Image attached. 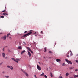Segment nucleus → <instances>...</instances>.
<instances>
[{"label": "nucleus", "instance_id": "1", "mask_svg": "<svg viewBox=\"0 0 78 78\" xmlns=\"http://www.w3.org/2000/svg\"><path fill=\"white\" fill-rule=\"evenodd\" d=\"M7 37V36L6 35H5L4 36L2 37L1 38V39H2L4 40H6Z\"/></svg>", "mask_w": 78, "mask_h": 78}, {"label": "nucleus", "instance_id": "2", "mask_svg": "<svg viewBox=\"0 0 78 78\" xmlns=\"http://www.w3.org/2000/svg\"><path fill=\"white\" fill-rule=\"evenodd\" d=\"M7 67L8 68H9L11 70H13V67L12 66H7Z\"/></svg>", "mask_w": 78, "mask_h": 78}, {"label": "nucleus", "instance_id": "3", "mask_svg": "<svg viewBox=\"0 0 78 78\" xmlns=\"http://www.w3.org/2000/svg\"><path fill=\"white\" fill-rule=\"evenodd\" d=\"M37 69H38V70H41V68L38 65H37Z\"/></svg>", "mask_w": 78, "mask_h": 78}, {"label": "nucleus", "instance_id": "4", "mask_svg": "<svg viewBox=\"0 0 78 78\" xmlns=\"http://www.w3.org/2000/svg\"><path fill=\"white\" fill-rule=\"evenodd\" d=\"M28 54L29 57H31V53H30V52L28 51Z\"/></svg>", "mask_w": 78, "mask_h": 78}, {"label": "nucleus", "instance_id": "5", "mask_svg": "<svg viewBox=\"0 0 78 78\" xmlns=\"http://www.w3.org/2000/svg\"><path fill=\"white\" fill-rule=\"evenodd\" d=\"M2 55L3 58H5V53H2Z\"/></svg>", "mask_w": 78, "mask_h": 78}, {"label": "nucleus", "instance_id": "6", "mask_svg": "<svg viewBox=\"0 0 78 78\" xmlns=\"http://www.w3.org/2000/svg\"><path fill=\"white\" fill-rule=\"evenodd\" d=\"M23 73H24L27 76H28V73H27L25 71L23 72Z\"/></svg>", "mask_w": 78, "mask_h": 78}, {"label": "nucleus", "instance_id": "7", "mask_svg": "<svg viewBox=\"0 0 78 78\" xmlns=\"http://www.w3.org/2000/svg\"><path fill=\"white\" fill-rule=\"evenodd\" d=\"M31 33H32V32H30L27 34V36H29V35H30Z\"/></svg>", "mask_w": 78, "mask_h": 78}, {"label": "nucleus", "instance_id": "8", "mask_svg": "<svg viewBox=\"0 0 78 78\" xmlns=\"http://www.w3.org/2000/svg\"><path fill=\"white\" fill-rule=\"evenodd\" d=\"M56 61L57 62H60L61 60H60V59H57L56 60Z\"/></svg>", "mask_w": 78, "mask_h": 78}, {"label": "nucleus", "instance_id": "9", "mask_svg": "<svg viewBox=\"0 0 78 78\" xmlns=\"http://www.w3.org/2000/svg\"><path fill=\"white\" fill-rule=\"evenodd\" d=\"M3 16H8V14L7 13H3Z\"/></svg>", "mask_w": 78, "mask_h": 78}, {"label": "nucleus", "instance_id": "10", "mask_svg": "<svg viewBox=\"0 0 78 78\" xmlns=\"http://www.w3.org/2000/svg\"><path fill=\"white\" fill-rule=\"evenodd\" d=\"M46 47L44 48V52H46V51H47V50L46 49Z\"/></svg>", "mask_w": 78, "mask_h": 78}, {"label": "nucleus", "instance_id": "11", "mask_svg": "<svg viewBox=\"0 0 78 78\" xmlns=\"http://www.w3.org/2000/svg\"><path fill=\"white\" fill-rule=\"evenodd\" d=\"M27 36H28V35H27V34L23 35V37H27Z\"/></svg>", "mask_w": 78, "mask_h": 78}, {"label": "nucleus", "instance_id": "12", "mask_svg": "<svg viewBox=\"0 0 78 78\" xmlns=\"http://www.w3.org/2000/svg\"><path fill=\"white\" fill-rule=\"evenodd\" d=\"M27 49H28V50L29 51H31V49H30V48L29 47H27Z\"/></svg>", "mask_w": 78, "mask_h": 78}, {"label": "nucleus", "instance_id": "13", "mask_svg": "<svg viewBox=\"0 0 78 78\" xmlns=\"http://www.w3.org/2000/svg\"><path fill=\"white\" fill-rule=\"evenodd\" d=\"M25 50L22 51L21 52V54L22 55V54H23V53H25Z\"/></svg>", "mask_w": 78, "mask_h": 78}, {"label": "nucleus", "instance_id": "14", "mask_svg": "<svg viewBox=\"0 0 78 78\" xmlns=\"http://www.w3.org/2000/svg\"><path fill=\"white\" fill-rule=\"evenodd\" d=\"M69 73H66V76H69Z\"/></svg>", "mask_w": 78, "mask_h": 78}, {"label": "nucleus", "instance_id": "15", "mask_svg": "<svg viewBox=\"0 0 78 78\" xmlns=\"http://www.w3.org/2000/svg\"><path fill=\"white\" fill-rule=\"evenodd\" d=\"M72 64V62L70 61H69V62L68 64Z\"/></svg>", "mask_w": 78, "mask_h": 78}, {"label": "nucleus", "instance_id": "16", "mask_svg": "<svg viewBox=\"0 0 78 78\" xmlns=\"http://www.w3.org/2000/svg\"><path fill=\"white\" fill-rule=\"evenodd\" d=\"M18 49H20V50H21L22 49V47L21 46H19L18 48Z\"/></svg>", "mask_w": 78, "mask_h": 78}, {"label": "nucleus", "instance_id": "17", "mask_svg": "<svg viewBox=\"0 0 78 78\" xmlns=\"http://www.w3.org/2000/svg\"><path fill=\"white\" fill-rule=\"evenodd\" d=\"M44 73H42V74H41L40 76H44Z\"/></svg>", "mask_w": 78, "mask_h": 78}, {"label": "nucleus", "instance_id": "18", "mask_svg": "<svg viewBox=\"0 0 78 78\" xmlns=\"http://www.w3.org/2000/svg\"><path fill=\"white\" fill-rule=\"evenodd\" d=\"M50 75H51V77H53V75H52V73H50Z\"/></svg>", "mask_w": 78, "mask_h": 78}, {"label": "nucleus", "instance_id": "19", "mask_svg": "<svg viewBox=\"0 0 78 78\" xmlns=\"http://www.w3.org/2000/svg\"><path fill=\"white\" fill-rule=\"evenodd\" d=\"M66 62H68V63L69 64V60H68V59H66Z\"/></svg>", "mask_w": 78, "mask_h": 78}, {"label": "nucleus", "instance_id": "20", "mask_svg": "<svg viewBox=\"0 0 78 78\" xmlns=\"http://www.w3.org/2000/svg\"><path fill=\"white\" fill-rule=\"evenodd\" d=\"M74 78H76L75 77H78V75H74Z\"/></svg>", "mask_w": 78, "mask_h": 78}, {"label": "nucleus", "instance_id": "21", "mask_svg": "<svg viewBox=\"0 0 78 78\" xmlns=\"http://www.w3.org/2000/svg\"><path fill=\"white\" fill-rule=\"evenodd\" d=\"M4 16H2L1 17H0V18H2V19H3V18H4Z\"/></svg>", "mask_w": 78, "mask_h": 78}, {"label": "nucleus", "instance_id": "22", "mask_svg": "<svg viewBox=\"0 0 78 78\" xmlns=\"http://www.w3.org/2000/svg\"><path fill=\"white\" fill-rule=\"evenodd\" d=\"M12 60H13V61H15V60H16V59H15L14 58H12Z\"/></svg>", "mask_w": 78, "mask_h": 78}, {"label": "nucleus", "instance_id": "23", "mask_svg": "<svg viewBox=\"0 0 78 78\" xmlns=\"http://www.w3.org/2000/svg\"><path fill=\"white\" fill-rule=\"evenodd\" d=\"M9 35H10V34L9 33L7 34V37H9Z\"/></svg>", "mask_w": 78, "mask_h": 78}, {"label": "nucleus", "instance_id": "24", "mask_svg": "<svg viewBox=\"0 0 78 78\" xmlns=\"http://www.w3.org/2000/svg\"><path fill=\"white\" fill-rule=\"evenodd\" d=\"M62 66H66V64L65 63H63Z\"/></svg>", "mask_w": 78, "mask_h": 78}, {"label": "nucleus", "instance_id": "25", "mask_svg": "<svg viewBox=\"0 0 78 78\" xmlns=\"http://www.w3.org/2000/svg\"><path fill=\"white\" fill-rule=\"evenodd\" d=\"M15 62H17V63H18V62H18V61H17V60H16L15 59Z\"/></svg>", "mask_w": 78, "mask_h": 78}, {"label": "nucleus", "instance_id": "26", "mask_svg": "<svg viewBox=\"0 0 78 78\" xmlns=\"http://www.w3.org/2000/svg\"><path fill=\"white\" fill-rule=\"evenodd\" d=\"M2 12H6V10H4L3 11H2Z\"/></svg>", "mask_w": 78, "mask_h": 78}, {"label": "nucleus", "instance_id": "27", "mask_svg": "<svg viewBox=\"0 0 78 78\" xmlns=\"http://www.w3.org/2000/svg\"><path fill=\"white\" fill-rule=\"evenodd\" d=\"M41 34H44V32H43V31H41Z\"/></svg>", "mask_w": 78, "mask_h": 78}, {"label": "nucleus", "instance_id": "28", "mask_svg": "<svg viewBox=\"0 0 78 78\" xmlns=\"http://www.w3.org/2000/svg\"><path fill=\"white\" fill-rule=\"evenodd\" d=\"M76 62L77 63H78V60H76Z\"/></svg>", "mask_w": 78, "mask_h": 78}, {"label": "nucleus", "instance_id": "29", "mask_svg": "<svg viewBox=\"0 0 78 78\" xmlns=\"http://www.w3.org/2000/svg\"><path fill=\"white\" fill-rule=\"evenodd\" d=\"M2 73H3V74L5 73V71H2Z\"/></svg>", "mask_w": 78, "mask_h": 78}, {"label": "nucleus", "instance_id": "30", "mask_svg": "<svg viewBox=\"0 0 78 78\" xmlns=\"http://www.w3.org/2000/svg\"><path fill=\"white\" fill-rule=\"evenodd\" d=\"M45 78H47V76H46V75H45L44 76Z\"/></svg>", "mask_w": 78, "mask_h": 78}, {"label": "nucleus", "instance_id": "31", "mask_svg": "<svg viewBox=\"0 0 78 78\" xmlns=\"http://www.w3.org/2000/svg\"><path fill=\"white\" fill-rule=\"evenodd\" d=\"M69 52H68V56H67V57L68 58H69Z\"/></svg>", "mask_w": 78, "mask_h": 78}, {"label": "nucleus", "instance_id": "32", "mask_svg": "<svg viewBox=\"0 0 78 78\" xmlns=\"http://www.w3.org/2000/svg\"><path fill=\"white\" fill-rule=\"evenodd\" d=\"M71 56H72L73 55V54L72 53V52L71 53V55H70Z\"/></svg>", "mask_w": 78, "mask_h": 78}, {"label": "nucleus", "instance_id": "33", "mask_svg": "<svg viewBox=\"0 0 78 78\" xmlns=\"http://www.w3.org/2000/svg\"><path fill=\"white\" fill-rule=\"evenodd\" d=\"M3 64V62H2L1 63H0V66H2V65Z\"/></svg>", "mask_w": 78, "mask_h": 78}, {"label": "nucleus", "instance_id": "34", "mask_svg": "<svg viewBox=\"0 0 78 78\" xmlns=\"http://www.w3.org/2000/svg\"><path fill=\"white\" fill-rule=\"evenodd\" d=\"M49 53H52V52H51V51H49Z\"/></svg>", "mask_w": 78, "mask_h": 78}, {"label": "nucleus", "instance_id": "35", "mask_svg": "<svg viewBox=\"0 0 78 78\" xmlns=\"http://www.w3.org/2000/svg\"><path fill=\"white\" fill-rule=\"evenodd\" d=\"M28 32L27 31H25L24 32V34H25V33H27Z\"/></svg>", "mask_w": 78, "mask_h": 78}, {"label": "nucleus", "instance_id": "36", "mask_svg": "<svg viewBox=\"0 0 78 78\" xmlns=\"http://www.w3.org/2000/svg\"><path fill=\"white\" fill-rule=\"evenodd\" d=\"M6 78H9V76H5Z\"/></svg>", "mask_w": 78, "mask_h": 78}, {"label": "nucleus", "instance_id": "37", "mask_svg": "<svg viewBox=\"0 0 78 78\" xmlns=\"http://www.w3.org/2000/svg\"><path fill=\"white\" fill-rule=\"evenodd\" d=\"M78 71V69H76L75 70V71L76 72V71Z\"/></svg>", "mask_w": 78, "mask_h": 78}, {"label": "nucleus", "instance_id": "38", "mask_svg": "<svg viewBox=\"0 0 78 78\" xmlns=\"http://www.w3.org/2000/svg\"><path fill=\"white\" fill-rule=\"evenodd\" d=\"M30 51L31 53H33V51H32L31 50Z\"/></svg>", "mask_w": 78, "mask_h": 78}, {"label": "nucleus", "instance_id": "39", "mask_svg": "<svg viewBox=\"0 0 78 78\" xmlns=\"http://www.w3.org/2000/svg\"><path fill=\"white\" fill-rule=\"evenodd\" d=\"M16 60H17V61H19L20 59H19L17 58V59H16Z\"/></svg>", "mask_w": 78, "mask_h": 78}, {"label": "nucleus", "instance_id": "40", "mask_svg": "<svg viewBox=\"0 0 78 78\" xmlns=\"http://www.w3.org/2000/svg\"><path fill=\"white\" fill-rule=\"evenodd\" d=\"M23 37H23V36H22L21 37V38H23Z\"/></svg>", "mask_w": 78, "mask_h": 78}, {"label": "nucleus", "instance_id": "41", "mask_svg": "<svg viewBox=\"0 0 78 78\" xmlns=\"http://www.w3.org/2000/svg\"><path fill=\"white\" fill-rule=\"evenodd\" d=\"M9 39H12V38H11V37H9Z\"/></svg>", "mask_w": 78, "mask_h": 78}, {"label": "nucleus", "instance_id": "42", "mask_svg": "<svg viewBox=\"0 0 78 78\" xmlns=\"http://www.w3.org/2000/svg\"><path fill=\"white\" fill-rule=\"evenodd\" d=\"M59 78H62V76H59Z\"/></svg>", "mask_w": 78, "mask_h": 78}, {"label": "nucleus", "instance_id": "43", "mask_svg": "<svg viewBox=\"0 0 78 78\" xmlns=\"http://www.w3.org/2000/svg\"><path fill=\"white\" fill-rule=\"evenodd\" d=\"M30 32H31V31H33V30H30L29 31Z\"/></svg>", "mask_w": 78, "mask_h": 78}, {"label": "nucleus", "instance_id": "44", "mask_svg": "<svg viewBox=\"0 0 78 78\" xmlns=\"http://www.w3.org/2000/svg\"><path fill=\"white\" fill-rule=\"evenodd\" d=\"M3 34V33H0V34Z\"/></svg>", "mask_w": 78, "mask_h": 78}, {"label": "nucleus", "instance_id": "45", "mask_svg": "<svg viewBox=\"0 0 78 78\" xmlns=\"http://www.w3.org/2000/svg\"><path fill=\"white\" fill-rule=\"evenodd\" d=\"M36 32H35L34 33V34H36Z\"/></svg>", "mask_w": 78, "mask_h": 78}, {"label": "nucleus", "instance_id": "46", "mask_svg": "<svg viewBox=\"0 0 78 78\" xmlns=\"http://www.w3.org/2000/svg\"><path fill=\"white\" fill-rule=\"evenodd\" d=\"M8 51H10V50L9 49L8 50Z\"/></svg>", "mask_w": 78, "mask_h": 78}, {"label": "nucleus", "instance_id": "47", "mask_svg": "<svg viewBox=\"0 0 78 78\" xmlns=\"http://www.w3.org/2000/svg\"><path fill=\"white\" fill-rule=\"evenodd\" d=\"M7 57H6V58H5V59H7Z\"/></svg>", "mask_w": 78, "mask_h": 78}, {"label": "nucleus", "instance_id": "48", "mask_svg": "<svg viewBox=\"0 0 78 78\" xmlns=\"http://www.w3.org/2000/svg\"><path fill=\"white\" fill-rule=\"evenodd\" d=\"M38 63L39 64H41V63L40 62H38Z\"/></svg>", "mask_w": 78, "mask_h": 78}, {"label": "nucleus", "instance_id": "49", "mask_svg": "<svg viewBox=\"0 0 78 78\" xmlns=\"http://www.w3.org/2000/svg\"><path fill=\"white\" fill-rule=\"evenodd\" d=\"M2 50H3V51H4V48H3Z\"/></svg>", "mask_w": 78, "mask_h": 78}, {"label": "nucleus", "instance_id": "50", "mask_svg": "<svg viewBox=\"0 0 78 78\" xmlns=\"http://www.w3.org/2000/svg\"><path fill=\"white\" fill-rule=\"evenodd\" d=\"M72 73V72H70V73L71 74Z\"/></svg>", "mask_w": 78, "mask_h": 78}, {"label": "nucleus", "instance_id": "51", "mask_svg": "<svg viewBox=\"0 0 78 78\" xmlns=\"http://www.w3.org/2000/svg\"><path fill=\"white\" fill-rule=\"evenodd\" d=\"M70 52L71 53H72V51H70Z\"/></svg>", "mask_w": 78, "mask_h": 78}, {"label": "nucleus", "instance_id": "52", "mask_svg": "<svg viewBox=\"0 0 78 78\" xmlns=\"http://www.w3.org/2000/svg\"><path fill=\"white\" fill-rule=\"evenodd\" d=\"M37 36V35H35V36Z\"/></svg>", "mask_w": 78, "mask_h": 78}, {"label": "nucleus", "instance_id": "53", "mask_svg": "<svg viewBox=\"0 0 78 78\" xmlns=\"http://www.w3.org/2000/svg\"><path fill=\"white\" fill-rule=\"evenodd\" d=\"M76 56H78V54H77Z\"/></svg>", "mask_w": 78, "mask_h": 78}, {"label": "nucleus", "instance_id": "54", "mask_svg": "<svg viewBox=\"0 0 78 78\" xmlns=\"http://www.w3.org/2000/svg\"><path fill=\"white\" fill-rule=\"evenodd\" d=\"M70 69H72V68H70Z\"/></svg>", "mask_w": 78, "mask_h": 78}, {"label": "nucleus", "instance_id": "55", "mask_svg": "<svg viewBox=\"0 0 78 78\" xmlns=\"http://www.w3.org/2000/svg\"><path fill=\"white\" fill-rule=\"evenodd\" d=\"M6 8V6H5V8Z\"/></svg>", "mask_w": 78, "mask_h": 78}, {"label": "nucleus", "instance_id": "56", "mask_svg": "<svg viewBox=\"0 0 78 78\" xmlns=\"http://www.w3.org/2000/svg\"><path fill=\"white\" fill-rule=\"evenodd\" d=\"M23 39H24V38H23Z\"/></svg>", "mask_w": 78, "mask_h": 78}]
</instances>
